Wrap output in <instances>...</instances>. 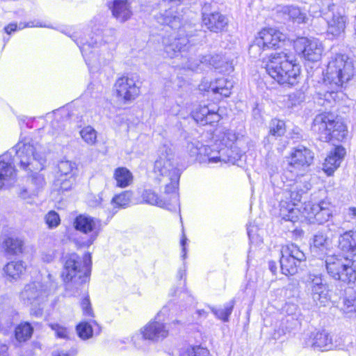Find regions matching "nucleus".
Segmentation results:
<instances>
[{"label":"nucleus","instance_id":"052dcab7","mask_svg":"<svg viewBox=\"0 0 356 356\" xmlns=\"http://www.w3.org/2000/svg\"><path fill=\"white\" fill-rule=\"evenodd\" d=\"M356 217V207H349L346 212V218L350 221Z\"/></svg>","mask_w":356,"mask_h":356},{"label":"nucleus","instance_id":"cd10ccee","mask_svg":"<svg viewBox=\"0 0 356 356\" xmlns=\"http://www.w3.org/2000/svg\"><path fill=\"white\" fill-rule=\"evenodd\" d=\"M346 19L343 8L334 11L331 18L327 21L328 33L334 36L339 35L345 30Z\"/></svg>","mask_w":356,"mask_h":356},{"label":"nucleus","instance_id":"338daca9","mask_svg":"<svg viewBox=\"0 0 356 356\" xmlns=\"http://www.w3.org/2000/svg\"><path fill=\"white\" fill-rule=\"evenodd\" d=\"M269 269L273 273H275L277 270V267L275 265V262L274 261H269Z\"/></svg>","mask_w":356,"mask_h":356},{"label":"nucleus","instance_id":"412c9836","mask_svg":"<svg viewBox=\"0 0 356 356\" xmlns=\"http://www.w3.org/2000/svg\"><path fill=\"white\" fill-rule=\"evenodd\" d=\"M179 30L178 35H170L163 39L164 51L170 58H174L189 48V40L186 36L181 35Z\"/></svg>","mask_w":356,"mask_h":356},{"label":"nucleus","instance_id":"a211bd4d","mask_svg":"<svg viewBox=\"0 0 356 356\" xmlns=\"http://www.w3.org/2000/svg\"><path fill=\"white\" fill-rule=\"evenodd\" d=\"M180 0H161L159 2L160 12L155 15L158 23L166 24L172 29H178L181 25V19L175 15V8Z\"/></svg>","mask_w":356,"mask_h":356},{"label":"nucleus","instance_id":"7ed1b4c3","mask_svg":"<svg viewBox=\"0 0 356 356\" xmlns=\"http://www.w3.org/2000/svg\"><path fill=\"white\" fill-rule=\"evenodd\" d=\"M354 74V68L351 61L346 55L338 54L332 58L327 66L324 76V83L330 86V93L338 91L347 83Z\"/></svg>","mask_w":356,"mask_h":356},{"label":"nucleus","instance_id":"f704fd0d","mask_svg":"<svg viewBox=\"0 0 356 356\" xmlns=\"http://www.w3.org/2000/svg\"><path fill=\"white\" fill-rule=\"evenodd\" d=\"M179 356H210V352L200 345L188 346L180 349Z\"/></svg>","mask_w":356,"mask_h":356},{"label":"nucleus","instance_id":"9d476101","mask_svg":"<svg viewBox=\"0 0 356 356\" xmlns=\"http://www.w3.org/2000/svg\"><path fill=\"white\" fill-rule=\"evenodd\" d=\"M281 254L280 262L282 273L286 275H295L300 264L305 259V254L294 244L283 247Z\"/></svg>","mask_w":356,"mask_h":356},{"label":"nucleus","instance_id":"13d9d810","mask_svg":"<svg viewBox=\"0 0 356 356\" xmlns=\"http://www.w3.org/2000/svg\"><path fill=\"white\" fill-rule=\"evenodd\" d=\"M116 31L114 29L106 30L104 33L103 38L105 43H109L115 40Z\"/></svg>","mask_w":356,"mask_h":356},{"label":"nucleus","instance_id":"4c0bfd02","mask_svg":"<svg viewBox=\"0 0 356 356\" xmlns=\"http://www.w3.org/2000/svg\"><path fill=\"white\" fill-rule=\"evenodd\" d=\"M329 239L327 236L321 232H318L313 237L312 249L314 252L318 250L323 252L327 249Z\"/></svg>","mask_w":356,"mask_h":356},{"label":"nucleus","instance_id":"69168bd1","mask_svg":"<svg viewBox=\"0 0 356 356\" xmlns=\"http://www.w3.org/2000/svg\"><path fill=\"white\" fill-rule=\"evenodd\" d=\"M8 347L6 345H2L0 347V356H8L7 355Z\"/></svg>","mask_w":356,"mask_h":356},{"label":"nucleus","instance_id":"603ef678","mask_svg":"<svg viewBox=\"0 0 356 356\" xmlns=\"http://www.w3.org/2000/svg\"><path fill=\"white\" fill-rule=\"evenodd\" d=\"M258 40L259 38L257 37L253 43L249 47V54L254 58L259 56L261 54V51L266 49L263 47L262 44L258 42Z\"/></svg>","mask_w":356,"mask_h":356},{"label":"nucleus","instance_id":"f8f14e48","mask_svg":"<svg viewBox=\"0 0 356 356\" xmlns=\"http://www.w3.org/2000/svg\"><path fill=\"white\" fill-rule=\"evenodd\" d=\"M77 173V166L75 163L65 160L58 163V171L55 186L61 191H69L74 185Z\"/></svg>","mask_w":356,"mask_h":356},{"label":"nucleus","instance_id":"e433bc0d","mask_svg":"<svg viewBox=\"0 0 356 356\" xmlns=\"http://www.w3.org/2000/svg\"><path fill=\"white\" fill-rule=\"evenodd\" d=\"M186 150L192 160L196 161L197 156H200L202 152L207 153L210 151V147L202 145L200 141L188 143Z\"/></svg>","mask_w":356,"mask_h":356},{"label":"nucleus","instance_id":"473e14b6","mask_svg":"<svg viewBox=\"0 0 356 356\" xmlns=\"http://www.w3.org/2000/svg\"><path fill=\"white\" fill-rule=\"evenodd\" d=\"M113 177L116 181V186L120 188L127 187L133 181L132 173L124 167L116 168L113 173Z\"/></svg>","mask_w":356,"mask_h":356},{"label":"nucleus","instance_id":"b1692460","mask_svg":"<svg viewBox=\"0 0 356 356\" xmlns=\"http://www.w3.org/2000/svg\"><path fill=\"white\" fill-rule=\"evenodd\" d=\"M257 38L258 42L262 44L264 48L270 49L278 47L285 40L286 35L277 29L268 28L262 29Z\"/></svg>","mask_w":356,"mask_h":356},{"label":"nucleus","instance_id":"8fccbe9b","mask_svg":"<svg viewBox=\"0 0 356 356\" xmlns=\"http://www.w3.org/2000/svg\"><path fill=\"white\" fill-rule=\"evenodd\" d=\"M45 222L50 229L56 227L60 222L59 215L54 211H50L44 217Z\"/></svg>","mask_w":356,"mask_h":356},{"label":"nucleus","instance_id":"864d4df0","mask_svg":"<svg viewBox=\"0 0 356 356\" xmlns=\"http://www.w3.org/2000/svg\"><path fill=\"white\" fill-rule=\"evenodd\" d=\"M39 25H34L33 22H28L26 24L20 22L19 25L17 24H10L4 28L6 33L8 34H10L13 31H16L17 29H23L26 27H33V26H38Z\"/></svg>","mask_w":356,"mask_h":356},{"label":"nucleus","instance_id":"49530a36","mask_svg":"<svg viewBox=\"0 0 356 356\" xmlns=\"http://www.w3.org/2000/svg\"><path fill=\"white\" fill-rule=\"evenodd\" d=\"M80 135L83 140L88 145H93L97 140V132L90 126H87L80 131Z\"/></svg>","mask_w":356,"mask_h":356},{"label":"nucleus","instance_id":"79ce46f5","mask_svg":"<svg viewBox=\"0 0 356 356\" xmlns=\"http://www.w3.org/2000/svg\"><path fill=\"white\" fill-rule=\"evenodd\" d=\"M234 306V301L232 300L227 303L223 308L216 309L214 308H211L213 313L215 316L223 321H227L229 320V317L232 312L233 308Z\"/></svg>","mask_w":356,"mask_h":356},{"label":"nucleus","instance_id":"4be33fe9","mask_svg":"<svg viewBox=\"0 0 356 356\" xmlns=\"http://www.w3.org/2000/svg\"><path fill=\"white\" fill-rule=\"evenodd\" d=\"M135 0H113L108 6L113 17L120 23H125L134 15Z\"/></svg>","mask_w":356,"mask_h":356},{"label":"nucleus","instance_id":"de8ad7c7","mask_svg":"<svg viewBox=\"0 0 356 356\" xmlns=\"http://www.w3.org/2000/svg\"><path fill=\"white\" fill-rule=\"evenodd\" d=\"M219 152H213L210 148V151H208L207 153L204 152H202V154H200L201 156H197L196 161H198L200 163H205L208 161L209 163H216L220 161V157L218 156Z\"/></svg>","mask_w":356,"mask_h":356},{"label":"nucleus","instance_id":"09e8293b","mask_svg":"<svg viewBox=\"0 0 356 356\" xmlns=\"http://www.w3.org/2000/svg\"><path fill=\"white\" fill-rule=\"evenodd\" d=\"M132 197V193L131 192L129 191H126L122 192V193L115 195L113 198V202L115 203L117 205L121 207H124L127 206Z\"/></svg>","mask_w":356,"mask_h":356},{"label":"nucleus","instance_id":"f257e3e1","mask_svg":"<svg viewBox=\"0 0 356 356\" xmlns=\"http://www.w3.org/2000/svg\"><path fill=\"white\" fill-rule=\"evenodd\" d=\"M268 74L282 85L293 86L298 83L300 67L293 63L289 56L284 52L272 54L266 66Z\"/></svg>","mask_w":356,"mask_h":356},{"label":"nucleus","instance_id":"1a4fd4ad","mask_svg":"<svg viewBox=\"0 0 356 356\" xmlns=\"http://www.w3.org/2000/svg\"><path fill=\"white\" fill-rule=\"evenodd\" d=\"M308 189L307 187L302 188L299 183L295 182L291 185L289 189L285 190L284 195L286 200L280 202V212L284 220L294 221L297 218L295 206L300 202L302 194Z\"/></svg>","mask_w":356,"mask_h":356},{"label":"nucleus","instance_id":"6ab92c4d","mask_svg":"<svg viewBox=\"0 0 356 356\" xmlns=\"http://www.w3.org/2000/svg\"><path fill=\"white\" fill-rule=\"evenodd\" d=\"M117 97L124 102L135 99L140 94V88L133 77L123 76L114 85Z\"/></svg>","mask_w":356,"mask_h":356},{"label":"nucleus","instance_id":"20e7f679","mask_svg":"<svg viewBox=\"0 0 356 356\" xmlns=\"http://www.w3.org/2000/svg\"><path fill=\"white\" fill-rule=\"evenodd\" d=\"M287 159V165L284 168L282 175L287 180H296L305 175L313 163L314 154L308 148L300 145L291 149Z\"/></svg>","mask_w":356,"mask_h":356},{"label":"nucleus","instance_id":"dca6fc26","mask_svg":"<svg viewBox=\"0 0 356 356\" xmlns=\"http://www.w3.org/2000/svg\"><path fill=\"white\" fill-rule=\"evenodd\" d=\"M302 213L311 222L322 224L332 216V206L330 202L321 201L318 204L305 202Z\"/></svg>","mask_w":356,"mask_h":356},{"label":"nucleus","instance_id":"58836bf2","mask_svg":"<svg viewBox=\"0 0 356 356\" xmlns=\"http://www.w3.org/2000/svg\"><path fill=\"white\" fill-rule=\"evenodd\" d=\"M77 334H99L102 327L96 322H81L76 325Z\"/></svg>","mask_w":356,"mask_h":356},{"label":"nucleus","instance_id":"2eb2a0df","mask_svg":"<svg viewBox=\"0 0 356 356\" xmlns=\"http://www.w3.org/2000/svg\"><path fill=\"white\" fill-rule=\"evenodd\" d=\"M307 287L316 306H326L330 301L329 289L321 276L309 275Z\"/></svg>","mask_w":356,"mask_h":356},{"label":"nucleus","instance_id":"f3484780","mask_svg":"<svg viewBox=\"0 0 356 356\" xmlns=\"http://www.w3.org/2000/svg\"><path fill=\"white\" fill-rule=\"evenodd\" d=\"M49 291L47 284L34 282L24 286V290L21 292V298L32 306H40L46 300Z\"/></svg>","mask_w":356,"mask_h":356},{"label":"nucleus","instance_id":"c756f323","mask_svg":"<svg viewBox=\"0 0 356 356\" xmlns=\"http://www.w3.org/2000/svg\"><path fill=\"white\" fill-rule=\"evenodd\" d=\"M339 248L344 252L356 256V231H348L340 236Z\"/></svg>","mask_w":356,"mask_h":356},{"label":"nucleus","instance_id":"aec40b11","mask_svg":"<svg viewBox=\"0 0 356 356\" xmlns=\"http://www.w3.org/2000/svg\"><path fill=\"white\" fill-rule=\"evenodd\" d=\"M74 227L84 234H90L86 245L89 246L96 240L100 231V222L90 216L79 215L74 222Z\"/></svg>","mask_w":356,"mask_h":356},{"label":"nucleus","instance_id":"0e129e2a","mask_svg":"<svg viewBox=\"0 0 356 356\" xmlns=\"http://www.w3.org/2000/svg\"><path fill=\"white\" fill-rule=\"evenodd\" d=\"M209 115H210L209 119H210V120H211V124L214 122H218L220 120L219 115L214 111H212V112L210 111Z\"/></svg>","mask_w":356,"mask_h":356},{"label":"nucleus","instance_id":"c85d7f7f","mask_svg":"<svg viewBox=\"0 0 356 356\" xmlns=\"http://www.w3.org/2000/svg\"><path fill=\"white\" fill-rule=\"evenodd\" d=\"M277 16L282 20H291L298 24L305 22V14L298 7L292 6H278Z\"/></svg>","mask_w":356,"mask_h":356},{"label":"nucleus","instance_id":"5fc2aeb1","mask_svg":"<svg viewBox=\"0 0 356 356\" xmlns=\"http://www.w3.org/2000/svg\"><path fill=\"white\" fill-rule=\"evenodd\" d=\"M33 326L29 322L20 323L15 330V334H32Z\"/></svg>","mask_w":356,"mask_h":356},{"label":"nucleus","instance_id":"c03bdc74","mask_svg":"<svg viewBox=\"0 0 356 356\" xmlns=\"http://www.w3.org/2000/svg\"><path fill=\"white\" fill-rule=\"evenodd\" d=\"M142 198L145 202L152 205L159 207H163L164 205L163 201L160 199L156 193L151 190H145L142 193Z\"/></svg>","mask_w":356,"mask_h":356},{"label":"nucleus","instance_id":"3c124183","mask_svg":"<svg viewBox=\"0 0 356 356\" xmlns=\"http://www.w3.org/2000/svg\"><path fill=\"white\" fill-rule=\"evenodd\" d=\"M98 42L97 39L93 42L92 40L90 42H86L82 44L81 47H80V49L82 52L83 56H84L86 62H91L92 58L90 56V54L92 53L90 51V49L92 47H97Z\"/></svg>","mask_w":356,"mask_h":356},{"label":"nucleus","instance_id":"6e6d98bb","mask_svg":"<svg viewBox=\"0 0 356 356\" xmlns=\"http://www.w3.org/2000/svg\"><path fill=\"white\" fill-rule=\"evenodd\" d=\"M31 182L35 186V188L33 189V192H35L38 188L42 187L45 184L43 175L38 172L32 175Z\"/></svg>","mask_w":356,"mask_h":356},{"label":"nucleus","instance_id":"4468645a","mask_svg":"<svg viewBox=\"0 0 356 356\" xmlns=\"http://www.w3.org/2000/svg\"><path fill=\"white\" fill-rule=\"evenodd\" d=\"M206 67H212L219 70L220 72H230L233 71L232 63L227 60L220 54H207L200 56L197 60L190 59L188 63V68L191 70H196L200 65Z\"/></svg>","mask_w":356,"mask_h":356},{"label":"nucleus","instance_id":"680f3d73","mask_svg":"<svg viewBox=\"0 0 356 356\" xmlns=\"http://www.w3.org/2000/svg\"><path fill=\"white\" fill-rule=\"evenodd\" d=\"M52 330L56 332V334H65V332H67V330L65 327H63L58 324H53L51 325Z\"/></svg>","mask_w":356,"mask_h":356},{"label":"nucleus","instance_id":"72a5a7b5","mask_svg":"<svg viewBox=\"0 0 356 356\" xmlns=\"http://www.w3.org/2000/svg\"><path fill=\"white\" fill-rule=\"evenodd\" d=\"M25 270L26 267L22 261L9 262L4 267L6 275L14 280L19 278Z\"/></svg>","mask_w":356,"mask_h":356},{"label":"nucleus","instance_id":"ea45409f","mask_svg":"<svg viewBox=\"0 0 356 356\" xmlns=\"http://www.w3.org/2000/svg\"><path fill=\"white\" fill-rule=\"evenodd\" d=\"M342 312L348 317L356 316V298L355 296L346 297L341 307Z\"/></svg>","mask_w":356,"mask_h":356},{"label":"nucleus","instance_id":"f03ea898","mask_svg":"<svg viewBox=\"0 0 356 356\" xmlns=\"http://www.w3.org/2000/svg\"><path fill=\"white\" fill-rule=\"evenodd\" d=\"M312 129L323 142L341 141L347 135L346 127L343 122L330 112L318 114L313 120Z\"/></svg>","mask_w":356,"mask_h":356},{"label":"nucleus","instance_id":"ddd939ff","mask_svg":"<svg viewBox=\"0 0 356 356\" xmlns=\"http://www.w3.org/2000/svg\"><path fill=\"white\" fill-rule=\"evenodd\" d=\"M174 155L170 149H165L154 163V172L163 177H167L172 184H176L179 179V170L174 164Z\"/></svg>","mask_w":356,"mask_h":356},{"label":"nucleus","instance_id":"9b49d317","mask_svg":"<svg viewBox=\"0 0 356 356\" xmlns=\"http://www.w3.org/2000/svg\"><path fill=\"white\" fill-rule=\"evenodd\" d=\"M294 48L298 54L312 62L319 60L323 51L322 43L318 39L305 37L298 38L294 41Z\"/></svg>","mask_w":356,"mask_h":356},{"label":"nucleus","instance_id":"4d7b16f0","mask_svg":"<svg viewBox=\"0 0 356 356\" xmlns=\"http://www.w3.org/2000/svg\"><path fill=\"white\" fill-rule=\"evenodd\" d=\"M81 307L83 311V313L86 315L90 316H93V312H92V310L91 308V304H90V300L88 298V296L85 297L81 300Z\"/></svg>","mask_w":356,"mask_h":356},{"label":"nucleus","instance_id":"6e6552de","mask_svg":"<svg viewBox=\"0 0 356 356\" xmlns=\"http://www.w3.org/2000/svg\"><path fill=\"white\" fill-rule=\"evenodd\" d=\"M301 341L305 347L316 350H329L336 348H343L342 342L348 340V335H302Z\"/></svg>","mask_w":356,"mask_h":356},{"label":"nucleus","instance_id":"e2e57ef3","mask_svg":"<svg viewBox=\"0 0 356 356\" xmlns=\"http://www.w3.org/2000/svg\"><path fill=\"white\" fill-rule=\"evenodd\" d=\"M186 240H187V238L185 235V234L183 232V235H182V238L181 240V245L182 247V251H183V255L182 257L184 258H185L186 257Z\"/></svg>","mask_w":356,"mask_h":356},{"label":"nucleus","instance_id":"37998d69","mask_svg":"<svg viewBox=\"0 0 356 356\" xmlns=\"http://www.w3.org/2000/svg\"><path fill=\"white\" fill-rule=\"evenodd\" d=\"M286 131L284 121L273 119L269 124V134L275 137H280L284 134Z\"/></svg>","mask_w":356,"mask_h":356},{"label":"nucleus","instance_id":"2f4dec72","mask_svg":"<svg viewBox=\"0 0 356 356\" xmlns=\"http://www.w3.org/2000/svg\"><path fill=\"white\" fill-rule=\"evenodd\" d=\"M163 335H133L131 341L138 349L146 350L150 346L163 339Z\"/></svg>","mask_w":356,"mask_h":356},{"label":"nucleus","instance_id":"393cba45","mask_svg":"<svg viewBox=\"0 0 356 356\" xmlns=\"http://www.w3.org/2000/svg\"><path fill=\"white\" fill-rule=\"evenodd\" d=\"M203 24L211 31L218 33L224 30L228 24V19L219 12L202 13Z\"/></svg>","mask_w":356,"mask_h":356},{"label":"nucleus","instance_id":"bb28decb","mask_svg":"<svg viewBox=\"0 0 356 356\" xmlns=\"http://www.w3.org/2000/svg\"><path fill=\"white\" fill-rule=\"evenodd\" d=\"M346 154V149L341 145L336 146L334 150L330 152L323 163L324 170L328 175H331L340 165Z\"/></svg>","mask_w":356,"mask_h":356},{"label":"nucleus","instance_id":"7c9ffc66","mask_svg":"<svg viewBox=\"0 0 356 356\" xmlns=\"http://www.w3.org/2000/svg\"><path fill=\"white\" fill-rule=\"evenodd\" d=\"M233 87V83L231 81L226 79H218L215 83H211L207 90H211L213 93H219L223 97H229L231 94V89ZM200 90H207L204 85L200 86Z\"/></svg>","mask_w":356,"mask_h":356},{"label":"nucleus","instance_id":"0eeeda50","mask_svg":"<svg viewBox=\"0 0 356 356\" xmlns=\"http://www.w3.org/2000/svg\"><path fill=\"white\" fill-rule=\"evenodd\" d=\"M14 151L23 169L33 171L44 168L46 160L38 152L37 147L30 143L17 144Z\"/></svg>","mask_w":356,"mask_h":356},{"label":"nucleus","instance_id":"a19ab883","mask_svg":"<svg viewBox=\"0 0 356 356\" xmlns=\"http://www.w3.org/2000/svg\"><path fill=\"white\" fill-rule=\"evenodd\" d=\"M6 250L13 254H17L22 251L23 241L17 238H8L4 241Z\"/></svg>","mask_w":356,"mask_h":356},{"label":"nucleus","instance_id":"423d86ee","mask_svg":"<svg viewBox=\"0 0 356 356\" xmlns=\"http://www.w3.org/2000/svg\"><path fill=\"white\" fill-rule=\"evenodd\" d=\"M325 266L327 273L336 280L347 283L356 280V270L352 266L351 260L332 255L327 257Z\"/></svg>","mask_w":356,"mask_h":356},{"label":"nucleus","instance_id":"bf43d9fd","mask_svg":"<svg viewBox=\"0 0 356 356\" xmlns=\"http://www.w3.org/2000/svg\"><path fill=\"white\" fill-rule=\"evenodd\" d=\"M76 353L73 350H66L62 348H56L54 350L51 356H74Z\"/></svg>","mask_w":356,"mask_h":356},{"label":"nucleus","instance_id":"a878e982","mask_svg":"<svg viewBox=\"0 0 356 356\" xmlns=\"http://www.w3.org/2000/svg\"><path fill=\"white\" fill-rule=\"evenodd\" d=\"M13 342L20 348V356H33L34 349L40 348L38 341L31 340V335H14Z\"/></svg>","mask_w":356,"mask_h":356},{"label":"nucleus","instance_id":"c9c22d12","mask_svg":"<svg viewBox=\"0 0 356 356\" xmlns=\"http://www.w3.org/2000/svg\"><path fill=\"white\" fill-rule=\"evenodd\" d=\"M171 330L162 323L153 321L149 322L140 330V334H161L168 333Z\"/></svg>","mask_w":356,"mask_h":356},{"label":"nucleus","instance_id":"39448f33","mask_svg":"<svg viewBox=\"0 0 356 356\" xmlns=\"http://www.w3.org/2000/svg\"><path fill=\"white\" fill-rule=\"evenodd\" d=\"M91 263L90 254H86L83 259L74 253L66 256L61 274L63 281L86 283L90 273Z\"/></svg>","mask_w":356,"mask_h":356},{"label":"nucleus","instance_id":"5701e85b","mask_svg":"<svg viewBox=\"0 0 356 356\" xmlns=\"http://www.w3.org/2000/svg\"><path fill=\"white\" fill-rule=\"evenodd\" d=\"M15 178V170L13 165L11 152L0 156V189L9 186Z\"/></svg>","mask_w":356,"mask_h":356},{"label":"nucleus","instance_id":"774afa93","mask_svg":"<svg viewBox=\"0 0 356 356\" xmlns=\"http://www.w3.org/2000/svg\"><path fill=\"white\" fill-rule=\"evenodd\" d=\"M350 351V356H356V347H351Z\"/></svg>","mask_w":356,"mask_h":356},{"label":"nucleus","instance_id":"a18cd8bd","mask_svg":"<svg viewBox=\"0 0 356 356\" xmlns=\"http://www.w3.org/2000/svg\"><path fill=\"white\" fill-rule=\"evenodd\" d=\"M210 111L207 106L201 107L193 113V118L201 124H211L209 119Z\"/></svg>","mask_w":356,"mask_h":356}]
</instances>
